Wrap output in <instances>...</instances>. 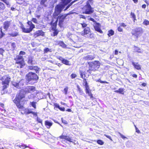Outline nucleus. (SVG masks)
Returning <instances> with one entry per match:
<instances>
[{"label":"nucleus","instance_id":"nucleus-1","mask_svg":"<svg viewBox=\"0 0 149 149\" xmlns=\"http://www.w3.org/2000/svg\"><path fill=\"white\" fill-rule=\"evenodd\" d=\"M23 91H21L17 94L15 99L13 100V102L16 104L17 106L19 108H22L23 107L22 101L23 98L24 97V95Z\"/></svg>","mask_w":149,"mask_h":149},{"label":"nucleus","instance_id":"nucleus-35","mask_svg":"<svg viewBox=\"0 0 149 149\" xmlns=\"http://www.w3.org/2000/svg\"><path fill=\"white\" fill-rule=\"evenodd\" d=\"M54 109L56 110H58L57 109H56L58 108L59 109V108L60 107L58 104L56 103H54Z\"/></svg>","mask_w":149,"mask_h":149},{"label":"nucleus","instance_id":"nucleus-5","mask_svg":"<svg viewBox=\"0 0 149 149\" xmlns=\"http://www.w3.org/2000/svg\"><path fill=\"white\" fill-rule=\"evenodd\" d=\"M26 79L30 82L32 81L33 84L36 82L38 79V75L35 73L29 72L26 75Z\"/></svg>","mask_w":149,"mask_h":149},{"label":"nucleus","instance_id":"nucleus-48","mask_svg":"<svg viewBox=\"0 0 149 149\" xmlns=\"http://www.w3.org/2000/svg\"><path fill=\"white\" fill-rule=\"evenodd\" d=\"M57 58L59 59L60 61H63V59L64 58H63L62 57L60 56H57Z\"/></svg>","mask_w":149,"mask_h":149},{"label":"nucleus","instance_id":"nucleus-34","mask_svg":"<svg viewBox=\"0 0 149 149\" xmlns=\"http://www.w3.org/2000/svg\"><path fill=\"white\" fill-rule=\"evenodd\" d=\"M36 102H30V104L34 108H36Z\"/></svg>","mask_w":149,"mask_h":149},{"label":"nucleus","instance_id":"nucleus-30","mask_svg":"<svg viewBox=\"0 0 149 149\" xmlns=\"http://www.w3.org/2000/svg\"><path fill=\"white\" fill-rule=\"evenodd\" d=\"M17 146H19V147L22 149H24L25 148L28 147V146H27L26 145L24 144H23L22 145H17Z\"/></svg>","mask_w":149,"mask_h":149},{"label":"nucleus","instance_id":"nucleus-61","mask_svg":"<svg viewBox=\"0 0 149 149\" xmlns=\"http://www.w3.org/2000/svg\"><path fill=\"white\" fill-rule=\"evenodd\" d=\"M100 83H104V84H107V83H108L106 81H101V80Z\"/></svg>","mask_w":149,"mask_h":149},{"label":"nucleus","instance_id":"nucleus-22","mask_svg":"<svg viewBox=\"0 0 149 149\" xmlns=\"http://www.w3.org/2000/svg\"><path fill=\"white\" fill-rule=\"evenodd\" d=\"M80 74L81 76V77L82 78H84L86 77V72L80 70Z\"/></svg>","mask_w":149,"mask_h":149},{"label":"nucleus","instance_id":"nucleus-23","mask_svg":"<svg viewBox=\"0 0 149 149\" xmlns=\"http://www.w3.org/2000/svg\"><path fill=\"white\" fill-rule=\"evenodd\" d=\"M22 31L23 32L26 33H29L31 32L29 28H25L24 27L22 28Z\"/></svg>","mask_w":149,"mask_h":149},{"label":"nucleus","instance_id":"nucleus-64","mask_svg":"<svg viewBox=\"0 0 149 149\" xmlns=\"http://www.w3.org/2000/svg\"><path fill=\"white\" fill-rule=\"evenodd\" d=\"M32 114H33L34 115L36 116H37V113H36V112H33V111H32Z\"/></svg>","mask_w":149,"mask_h":149},{"label":"nucleus","instance_id":"nucleus-42","mask_svg":"<svg viewBox=\"0 0 149 149\" xmlns=\"http://www.w3.org/2000/svg\"><path fill=\"white\" fill-rule=\"evenodd\" d=\"M97 143L100 145H102L104 144L103 142L101 140H98L97 141Z\"/></svg>","mask_w":149,"mask_h":149},{"label":"nucleus","instance_id":"nucleus-49","mask_svg":"<svg viewBox=\"0 0 149 149\" xmlns=\"http://www.w3.org/2000/svg\"><path fill=\"white\" fill-rule=\"evenodd\" d=\"M4 52V50L2 48H0V54H1L2 55Z\"/></svg>","mask_w":149,"mask_h":149},{"label":"nucleus","instance_id":"nucleus-55","mask_svg":"<svg viewBox=\"0 0 149 149\" xmlns=\"http://www.w3.org/2000/svg\"><path fill=\"white\" fill-rule=\"evenodd\" d=\"M59 109L62 111H65V108L64 107H60L59 108Z\"/></svg>","mask_w":149,"mask_h":149},{"label":"nucleus","instance_id":"nucleus-36","mask_svg":"<svg viewBox=\"0 0 149 149\" xmlns=\"http://www.w3.org/2000/svg\"><path fill=\"white\" fill-rule=\"evenodd\" d=\"M86 93L88 94H91V91H90V90L89 87L86 88Z\"/></svg>","mask_w":149,"mask_h":149},{"label":"nucleus","instance_id":"nucleus-45","mask_svg":"<svg viewBox=\"0 0 149 149\" xmlns=\"http://www.w3.org/2000/svg\"><path fill=\"white\" fill-rule=\"evenodd\" d=\"M74 2H72L71 3H70L69 4H68L66 7L65 9H64V10H67L68 8L72 5V3Z\"/></svg>","mask_w":149,"mask_h":149},{"label":"nucleus","instance_id":"nucleus-39","mask_svg":"<svg viewBox=\"0 0 149 149\" xmlns=\"http://www.w3.org/2000/svg\"><path fill=\"white\" fill-rule=\"evenodd\" d=\"M143 24L146 25H149V21L145 19L143 22Z\"/></svg>","mask_w":149,"mask_h":149},{"label":"nucleus","instance_id":"nucleus-15","mask_svg":"<svg viewBox=\"0 0 149 149\" xmlns=\"http://www.w3.org/2000/svg\"><path fill=\"white\" fill-rule=\"evenodd\" d=\"M29 65L28 66L27 68L31 70H34L37 73L39 72L40 69L37 66Z\"/></svg>","mask_w":149,"mask_h":149},{"label":"nucleus","instance_id":"nucleus-63","mask_svg":"<svg viewBox=\"0 0 149 149\" xmlns=\"http://www.w3.org/2000/svg\"><path fill=\"white\" fill-rule=\"evenodd\" d=\"M46 1H40V4L42 5H43L45 3V2Z\"/></svg>","mask_w":149,"mask_h":149},{"label":"nucleus","instance_id":"nucleus-52","mask_svg":"<svg viewBox=\"0 0 149 149\" xmlns=\"http://www.w3.org/2000/svg\"><path fill=\"white\" fill-rule=\"evenodd\" d=\"M32 21H33V22L35 23H37V21L36 18H33L32 20Z\"/></svg>","mask_w":149,"mask_h":149},{"label":"nucleus","instance_id":"nucleus-9","mask_svg":"<svg viewBox=\"0 0 149 149\" xmlns=\"http://www.w3.org/2000/svg\"><path fill=\"white\" fill-rule=\"evenodd\" d=\"M81 35L86 37L92 38L93 36V34L91 33L90 29L88 27H86L84 30V32H81Z\"/></svg>","mask_w":149,"mask_h":149},{"label":"nucleus","instance_id":"nucleus-57","mask_svg":"<svg viewBox=\"0 0 149 149\" xmlns=\"http://www.w3.org/2000/svg\"><path fill=\"white\" fill-rule=\"evenodd\" d=\"M58 34V32L56 31H55L53 32V36H56Z\"/></svg>","mask_w":149,"mask_h":149},{"label":"nucleus","instance_id":"nucleus-12","mask_svg":"<svg viewBox=\"0 0 149 149\" xmlns=\"http://www.w3.org/2000/svg\"><path fill=\"white\" fill-rule=\"evenodd\" d=\"M67 15H60L58 17L57 19L56 20V22H57L58 20L59 19V25H61L63 23V22L64 19H65Z\"/></svg>","mask_w":149,"mask_h":149},{"label":"nucleus","instance_id":"nucleus-62","mask_svg":"<svg viewBox=\"0 0 149 149\" xmlns=\"http://www.w3.org/2000/svg\"><path fill=\"white\" fill-rule=\"evenodd\" d=\"M27 24L28 25H29L30 26L32 24H33L32 23V22H31L30 21H29L28 22H27Z\"/></svg>","mask_w":149,"mask_h":149},{"label":"nucleus","instance_id":"nucleus-27","mask_svg":"<svg viewBox=\"0 0 149 149\" xmlns=\"http://www.w3.org/2000/svg\"><path fill=\"white\" fill-rule=\"evenodd\" d=\"M135 48L134 50L135 51L138 52V53H142V51L139 48L134 47Z\"/></svg>","mask_w":149,"mask_h":149},{"label":"nucleus","instance_id":"nucleus-8","mask_svg":"<svg viewBox=\"0 0 149 149\" xmlns=\"http://www.w3.org/2000/svg\"><path fill=\"white\" fill-rule=\"evenodd\" d=\"M16 60V65L18 68H22L25 65L24 61L23 56H18L17 58H15Z\"/></svg>","mask_w":149,"mask_h":149},{"label":"nucleus","instance_id":"nucleus-60","mask_svg":"<svg viewBox=\"0 0 149 149\" xmlns=\"http://www.w3.org/2000/svg\"><path fill=\"white\" fill-rule=\"evenodd\" d=\"M89 19L91 20V21L94 22H95V20L93 18H90Z\"/></svg>","mask_w":149,"mask_h":149},{"label":"nucleus","instance_id":"nucleus-43","mask_svg":"<svg viewBox=\"0 0 149 149\" xmlns=\"http://www.w3.org/2000/svg\"><path fill=\"white\" fill-rule=\"evenodd\" d=\"M35 27V26L33 24H32L30 26V27H29V29H30V30L31 31H32L33 29Z\"/></svg>","mask_w":149,"mask_h":149},{"label":"nucleus","instance_id":"nucleus-6","mask_svg":"<svg viewBox=\"0 0 149 149\" xmlns=\"http://www.w3.org/2000/svg\"><path fill=\"white\" fill-rule=\"evenodd\" d=\"M88 64L89 65L90 68L89 70H87V71L91 73L90 70H91L95 71L97 70L99 68L100 64L99 61H95L93 62H88Z\"/></svg>","mask_w":149,"mask_h":149},{"label":"nucleus","instance_id":"nucleus-51","mask_svg":"<svg viewBox=\"0 0 149 149\" xmlns=\"http://www.w3.org/2000/svg\"><path fill=\"white\" fill-rule=\"evenodd\" d=\"M25 52L24 51H21L20 52L18 56H21L22 55H24L25 54Z\"/></svg>","mask_w":149,"mask_h":149},{"label":"nucleus","instance_id":"nucleus-3","mask_svg":"<svg viewBox=\"0 0 149 149\" xmlns=\"http://www.w3.org/2000/svg\"><path fill=\"white\" fill-rule=\"evenodd\" d=\"M93 1H88L86 2V4L83 8L84 13L86 14H91L93 12V8L91 6L92 5Z\"/></svg>","mask_w":149,"mask_h":149},{"label":"nucleus","instance_id":"nucleus-25","mask_svg":"<svg viewBox=\"0 0 149 149\" xmlns=\"http://www.w3.org/2000/svg\"><path fill=\"white\" fill-rule=\"evenodd\" d=\"M63 63L67 65H70V64L69 63V61L67 60L63 59V61L62 62Z\"/></svg>","mask_w":149,"mask_h":149},{"label":"nucleus","instance_id":"nucleus-44","mask_svg":"<svg viewBox=\"0 0 149 149\" xmlns=\"http://www.w3.org/2000/svg\"><path fill=\"white\" fill-rule=\"evenodd\" d=\"M121 26L120 25L118 28V31L119 32H123V29L121 28Z\"/></svg>","mask_w":149,"mask_h":149},{"label":"nucleus","instance_id":"nucleus-26","mask_svg":"<svg viewBox=\"0 0 149 149\" xmlns=\"http://www.w3.org/2000/svg\"><path fill=\"white\" fill-rule=\"evenodd\" d=\"M95 29L96 31L100 33H103V32L102 31V30L98 26H95Z\"/></svg>","mask_w":149,"mask_h":149},{"label":"nucleus","instance_id":"nucleus-50","mask_svg":"<svg viewBox=\"0 0 149 149\" xmlns=\"http://www.w3.org/2000/svg\"><path fill=\"white\" fill-rule=\"evenodd\" d=\"M37 120L39 123H42V120L38 117H37Z\"/></svg>","mask_w":149,"mask_h":149},{"label":"nucleus","instance_id":"nucleus-29","mask_svg":"<svg viewBox=\"0 0 149 149\" xmlns=\"http://www.w3.org/2000/svg\"><path fill=\"white\" fill-rule=\"evenodd\" d=\"M114 34V31L112 29L108 31V35L109 36H111L113 35Z\"/></svg>","mask_w":149,"mask_h":149},{"label":"nucleus","instance_id":"nucleus-4","mask_svg":"<svg viewBox=\"0 0 149 149\" xmlns=\"http://www.w3.org/2000/svg\"><path fill=\"white\" fill-rule=\"evenodd\" d=\"M0 80L2 81L1 84L2 85L3 89L4 90L8 86L10 78L8 75H5L2 77Z\"/></svg>","mask_w":149,"mask_h":149},{"label":"nucleus","instance_id":"nucleus-14","mask_svg":"<svg viewBox=\"0 0 149 149\" xmlns=\"http://www.w3.org/2000/svg\"><path fill=\"white\" fill-rule=\"evenodd\" d=\"M27 63L29 65H33L36 64V61L34 60L33 58L31 56L29 57Z\"/></svg>","mask_w":149,"mask_h":149},{"label":"nucleus","instance_id":"nucleus-56","mask_svg":"<svg viewBox=\"0 0 149 149\" xmlns=\"http://www.w3.org/2000/svg\"><path fill=\"white\" fill-rule=\"evenodd\" d=\"M83 84L84 86H85V88L89 87V86L88 85V83L87 82L84 83Z\"/></svg>","mask_w":149,"mask_h":149},{"label":"nucleus","instance_id":"nucleus-58","mask_svg":"<svg viewBox=\"0 0 149 149\" xmlns=\"http://www.w3.org/2000/svg\"><path fill=\"white\" fill-rule=\"evenodd\" d=\"M104 135L107 138L111 140V141H112V139H111V136H109L105 134Z\"/></svg>","mask_w":149,"mask_h":149},{"label":"nucleus","instance_id":"nucleus-46","mask_svg":"<svg viewBox=\"0 0 149 149\" xmlns=\"http://www.w3.org/2000/svg\"><path fill=\"white\" fill-rule=\"evenodd\" d=\"M120 135V137L123 139L127 138L126 137L124 136L123 135L121 134L120 132L118 133Z\"/></svg>","mask_w":149,"mask_h":149},{"label":"nucleus","instance_id":"nucleus-21","mask_svg":"<svg viewBox=\"0 0 149 149\" xmlns=\"http://www.w3.org/2000/svg\"><path fill=\"white\" fill-rule=\"evenodd\" d=\"M45 124L48 128H49L52 125V123L48 121H45Z\"/></svg>","mask_w":149,"mask_h":149},{"label":"nucleus","instance_id":"nucleus-20","mask_svg":"<svg viewBox=\"0 0 149 149\" xmlns=\"http://www.w3.org/2000/svg\"><path fill=\"white\" fill-rule=\"evenodd\" d=\"M58 44L63 48H65L66 47V45L62 41H59L58 42Z\"/></svg>","mask_w":149,"mask_h":149},{"label":"nucleus","instance_id":"nucleus-33","mask_svg":"<svg viewBox=\"0 0 149 149\" xmlns=\"http://www.w3.org/2000/svg\"><path fill=\"white\" fill-rule=\"evenodd\" d=\"M44 52L45 53H46L49 52H51L52 50L51 49H49L48 48H45L44 49Z\"/></svg>","mask_w":149,"mask_h":149},{"label":"nucleus","instance_id":"nucleus-53","mask_svg":"<svg viewBox=\"0 0 149 149\" xmlns=\"http://www.w3.org/2000/svg\"><path fill=\"white\" fill-rule=\"evenodd\" d=\"M1 35L0 36V38H1L5 35V34L2 32L1 29Z\"/></svg>","mask_w":149,"mask_h":149},{"label":"nucleus","instance_id":"nucleus-38","mask_svg":"<svg viewBox=\"0 0 149 149\" xmlns=\"http://www.w3.org/2000/svg\"><path fill=\"white\" fill-rule=\"evenodd\" d=\"M68 89V88L67 86H66L65 88L64 89L63 92H64L65 95H66L67 94V92Z\"/></svg>","mask_w":149,"mask_h":149},{"label":"nucleus","instance_id":"nucleus-59","mask_svg":"<svg viewBox=\"0 0 149 149\" xmlns=\"http://www.w3.org/2000/svg\"><path fill=\"white\" fill-rule=\"evenodd\" d=\"M33 97V94H31L30 95V96H29L28 97H29V99H30L32 98Z\"/></svg>","mask_w":149,"mask_h":149},{"label":"nucleus","instance_id":"nucleus-31","mask_svg":"<svg viewBox=\"0 0 149 149\" xmlns=\"http://www.w3.org/2000/svg\"><path fill=\"white\" fill-rule=\"evenodd\" d=\"M124 91L123 89L122 88H120L118 90H116L115 92L117 93H119L121 94H123V92Z\"/></svg>","mask_w":149,"mask_h":149},{"label":"nucleus","instance_id":"nucleus-37","mask_svg":"<svg viewBox=\"0 0 149 149\" xmlns=\"http://www.w3.org/2000/svg\"><path fill=\"white\" fill-rule=\"evenodd\" d=\"M32 111L30 110L29 109H27L26 110L25 112L26 114H29L30 113H31Z\"/></svg>","mask_w":149,"mask_h":149},{"label":"nucleus","instance_id":"nucleus-41","mask_svg":"<svg viewBox=\"0 0 149 149\" xmlns=\"http://www.w3.org/2000/svg\"><path fill=\"white\" fill-rule=\"evenodd\" d=\"M18 35V33L17 32H15L10 34L11 36L14 37L17 36Z\"/></svg>","mask_w":149,"mask_h":149},{"label":"nucleus","instance_id":"nucleus-2","mask_svg":"<svg viewBox=\"0 0 149 149\" xmlns=\"http://www.w3.org/2000/svg\"><path fill=\"white\" fill-rule=\"evenodd\" d=\"M61 4L57 5L55 8V11L54 13V16H58L61 11L67 6L71 1H61Z\"/></svg>","mask_w":149,"mask_h":149},{"label":"nucleus","instance_id":"nucleus-13","mask_svg":"<svg viewBox=\"0 0 149 149\" xmlns=\"http://www.w3.org/2000/svg\"><path fill=\"white\" fill-rule=\"evenodd\" d=\"M44 35L45 33L42 30H39L34 33V36L35 38H37L40 36H43Z\"/></svg>","mask_w":149,"mask_h":149},{"label":"nucleus","instance_id":"nucleus-7","mask_svg":"<svg viewBox=\"0 0 149 149\" xmlns=\"http://www.w3.org/2000/svg\"><path fill=\"white\" fill-rule=\"evenodd\" d=\"M143 33V31L141 27H137L132 30L131 33L132 36H135L137 38L140 37Z\"/></svg>","mask_w":149,"mask_h":149},{"label":"nucleus","instance_id":"nucleus-54","mask_svg":"<svg viewBox=\"0 0 149 149\" xmlns=\"http://www.w3.org/2000/svg\"><path fill=\"white\" fill-rule=\"evenodd\" d=\"M71 78L73 79L75 78L76 77V75L75 74H71Z\"/></svg>","mask_w":149,"mask_h":149},{"label":"nucleus","instance_id":"nucleus-10","mask_svg":"<svg viewBox=\"0 0 149 149\" xmlns=\"http://www.w3.org/2000/svg\"><path fill=\"white\" fill-rule=\"evenodd\" d=\"M24 80L22 79L20 80L19 82H13V85L15 87L18 89L21 88V86H22L24 85Z\"/></svg>","mask_w":149,"mask_h":149},{"label":"nucleus","instance_id":"nucleus-40","mask_svg":"<svg viewBox=\"0 0 149 149\" xmlns=\"http://www.w3.org/2000/svg\"><path fill=\"white\" fill-rule=\"evenodd\" d=\"M5 8V6L3 3H2L0 2V8L3 9Z\"/></svg>","mask_w":149,"mask_h":149},{"label":"nucleus","instance_id":"nucleus-18","mask_svg":"<svg viewBox=\"0 0 149 149\" xmlns=\"http://www.w3.org/2000/svg\"><path fill=\"white\" fill-rule=\"evenodd\" d=\"M10 22L9 21L5 22L4 23V28L6 30H7L10 26Z\"/></svg>","mask_w":149,"mask_h":149},{"label":"nucleus","instance_id":"nucleus-19","mask_svg":"<svg viewBox=\"0 0 149 149\" xmlns=\"http://www.w3.org/2000/svg\"><path fill=\"white\" fill-rule=\"evenodd\" d=\"M132 64L134 66V68L137 70H139L141 69V66L138 64V63L132 62Z\"/></svg>","mask_w":149,"mask_h":149},{"label":"nucleus","instance_id":"nucleus-24","mask_svg":"<svg viewBox=\"0 0 149 149\" xmlns=\"http://www.w3.org/2000/svg\"><path fill=\"white\" fill-rule=\"evenodd\" d=\"M87 24L85 22H83L82 23H78L77 26H81L83 28L86 27L87 26Z\"/></svg>","mask_w":149,"mask_h":149},{"label":"nucleus","instance_id":"nucleus-32","mask_svg":"<svg viewBox=\"0 0 149 149\" xmlns=\"http://www.w3.org/2000/svg\"><path fill=\"white\" fill-rule=\"evenodd\" d=\"M131 17L133 18L134 22H135V21L136 20V18L135 15L134 13L132 12L131 13Z\"/></svg>","mask_w":149,"mask_h":149},{"label":"nucleus","instance_id":"nucleus-47","mask_svg":"<svg viewBox=\"0 0 149 149\" xmlns=\"http://www.w3.org/2000/svg\"><path fill=\"white\" fill-rule=\"evenodd\" d=\"M120 25L121 26H123L124 27H125L127 26V25H126L124 23L122 22L121 23H120Z\"/></svg>","mask_w":149,"mask_h":149},{"label":"nucleus","instance_id":"nucleus-17","mask_svg":"<svg viewBox=\"0 0 149 149\" xmlns=\"http://www.w3.org/2000/svg\"><path fill=\"white\" fill-rule=\"evenodd\" d=\"M59 138L61 139H64L70 142H72V140L68 136L61 135L59 136Z\"/></svg>","mask_w":149,"mask_h":149},{"label":"nucleus","instance_id":"nucleus-11","mask_svg":"<svg viewBox=\"0 0 149 149\" xmlns=\"http://www.w3.org/2000/svg\"><path fill=\"white\" fill-rule=\"evenodd\" d=\"M35 87L33 86H28L24 88V91L26 93L33 92L35 91Z\"/></svg>","mask_w":149,"mask_h":149},{"label":"nucleus","instance_id":"nucleus-28","mask_svg":"<svg viewBox=\"0 0 149 149\" xmlns=\"http://www.w3.org/2000/svg\"><path fill=\"white\" fill-rule=\"evenodd\" d=\"M77 90L79 92L80 95H83L84 94L83 91L81 89L79 85H78L77 86Z\"/></svg>","mask_w":149,"mask_h":149},{"label":"nucleus","instance_id":"nucleus-16","mask_svg":"<svg viewBox=\"0 0 149 149\" xmlns=\"http://www.w3.org/2000/svg\"><path fill=\"white\" fill-rule=\"evenodd\" d=\"M95 58V56L94 55H88L84 56L83 59L87 60H92L93 59Z\"/></svg>","mask_w":149,"mask_h":149}]
</instances>
